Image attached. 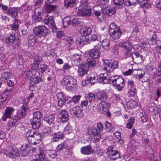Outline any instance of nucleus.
<instances>
[{
    "label": "nucleus",
    "instance_id": "37998d69",
    "mask_svg": "<svg viewBox=\"0 0 161 161\" xmlns=\"http://www.w3.org/2000/svg\"><path fill=\"white\" fill-rule=\"evenodd\" d=\"M46 153L53 158H55L57 156V153L56 151L54 150H47L46 151Z\"/></svg>",
    "mask_w": 161,
    "mask_h": 161
},
{
    "label": "nucleus",
    "instance_id": "a211bd4d",
    "mask_svg": "<svg viewBox=\"0 0 161 161\" xmlns=\"http://www.w3.org/2000/svg\"><path fill=\"white\" fill-rule=\"evenodd\" d=\"M88 54L93 58L97 59L99 57L100 53L99 50L94 47L88 52Z\"/></svg>",
    "mask_w": 161,
    "mask_h": 161
},
{
    "label": "nucleus",
    "instance_id": "603ef678",
    "mask_svg": "<svg viewBox=\"0 0 161 161\" xmlns=\"http://www.w3.org/2000/svg\"><path fill=\"white\" fill-rule=\"evenodd\" d=\"M7 96L5 94L0 95V105L2 104L7 99Z\"/></svg>",
    "mask_w": 161,
    "mask_h": 161
},
{
    "label": "nucleus",
    "instance_id": "4be33fe9",
    "mask_svg": "<svg viewBox=\"0 0 161 161\" xmlns=\"http://www.w3.org/2000/svg\"><path fill=\"white\" fill-rule=\"evenodd\" d=\"M91 132L94 136V141L95 142H98L101 139V132H98L96 128L92 129Z\"/></svg>",
    "mask_w": 161,
    "mask_h": 161
},
{
    "label": "nucleus",
    "instance_id": "bb28decb",
    "mask_svg": "<svg viewBox=\"0 0 161 161\" xmlns=\"http://www.w3.org/2000/svg\"><path fill=\"white\" fill-rule=\"evenodd\" d=\"M18 10L14 8H9L7 12V14L13 18H16L17 16Z\"/></svg>",
    "mask_w": 161,
    "mask_h": 161
},
{
    "label": "nucleus",
    "instance_id": "b1692460",
    "mask_svg": "<svg viewBox=\"0 0 161 161\" xmlns=\"http://www.w3.org/2000/svg\"><path fill=\"white\" fill-rule=\"evenodd\" d=\"M99 78L101 80L100 81H102L103 83L108 84L110 83V77L106 73L100 74Z\"/></svg>",
    "mask_w": 161,
    "mask_h": 161
},
{
    "label": "nucleus",
    "instance_id": "72a5a7b5",
    "mask_svg": "<svg viewBox=\"0 0 161 161\" xmlns=\"http://www.w3.org/2000/svg\"><path fill=\"white\" fill-rule=\"evenodd\" d=\"M12 75V74L10 72H5L2 74L0 79L2 81L5 82L9 79Z\"/></svg>",
    "mask_w": 161,
    "mask_h": 161
},
{
    "label": "nucleus",
    "instance_id": "f704fd0d",
    "mask_svg": "<svg viewBox=\"0 0 161 161\" xmlns=\"http://www.w3.org/2000/svg\"><path fill=\"white\" fill-rule=\"evenodd\" d=\"M55 119V116L54 114H51L47 116L44 117V120L49 124H53L54 123Z\"/></svg>",
    "mask_w": 161,
    "mask_h": 161
},
{
    "label": "nucleus",
    "instance_id": "09e8293b",
    "mask_svg": "<svg viewBox=\"0 0 161 161\" xmlns=\"http://www.w3.org/2000/svg\"><path fill=\"white\" fill-rule=\"evenodd\" d=\"M43 10L42 8L38 7L36 8L35 10L34 14L35 15L40 16H43Z\"/></svg>",
    "mask_w": 161,
    "mask_h": 161
},
{
    "label": "nucleus",
    "instance_id": "6e6552de",
    "mask_svg": "<svg viewBox=\"0 0 161 161\" xmlns=\"http://www.w3.org/2000/svg\"><path fill=\"white\" fill-rule=\"evenodd\" d=\"M5 154L11 158H15L19 155V153L17 148H14L12 147H7L4 152Z\"/></svg>",
    "mask_w": 161,
    "mask_h": 161
},
{
    "label": "nucleus",
    "instance_id": "052dcab7",
    "mask_svg": "<svg viewBox=\"0 0 161 161\" xmlns=\"http://www.w3.org/2000/svg\"><path fill=\"white\" fill-rule=\"evenodd\" d=\"M72 128L69 125H67L64 129V132L65 134H68L72 132Z\"/></svg>",
    "mask_w": 161,
    "mask_h": 161
},
{
    "label": "nucleus",
    "instance_id": "39448f33",
    "mask_svg": "<svg viewBox=\"0 0 161 161\" xmlns=\"http://www.w3.org/2000/svg\"><path fill=\"white\" fill-rule=\"evenodd\" d=\"M28 110V109L26 107V105H23L20 112H19L16 115H14V116L10 119V122L13 125H14L17 121L25 117Z\"/></svg>",
    "mask_w": 161,
    "mask_h": 161
},
{
    "label": "nucleus",
    "instance_id": "13d9d810",
    "mask_svg": "<svg viewBox=\"0 0 161 161\" xmlns=\"http://www.w3.org/2000/svg\"><path fill=\"white\" fill-rule=\"evenodd\" d=\"M157 109V108L155 104L153 103H151L149 106V110L151 112H154V113H155V111Z\"/></svg>",
    "mask_w": 161,
    "mask_h": 161
},
{
    "label": "nucleus",
    "instance_id": "680f3d73",
    "mask_svg": "<svg viewBox=\"0 0 161 161\" xmlns=\"http://www.w3.org/2000/svg\"><path fill=\"white\" fill-rule=\"evenodd\" d=\"M51 131L50 128L48 127L45 128L43 131V134L45 136L47 135H51Z\"/></svg>",
    "mask_w": 161,
    "mask_h": 161
},
{
    "label": "nucleus",
    "instance_id": "6e6d98bb",
    "mask_svg": "<svg viewBox=\"0 0 161 161\" xmlns=\"http://www.w3.org/2000/svg\"><path fill=\"white\" fill-rule=\"evenodd\" d=\"M67 146V144L65 142H63L61 144L58 145L57 147V151H59L64 148H66Z\"/></svg>",
    "mask_w": 161,
    "mask_h": 161
},
{
    "label": "nucleus",
    "instance_id": "393cba45",
    "mask_svg": "<svg viewBox=\"0 0 161 161\" xmlns=\"http://www.w3.org/2000/svg\"><path fill=\"white\" fill-rule=\"evenodd\" d=\"M80 151L81 153L84 154L89 155L93 153L92 147L90 145L82 147Z\"/></svg>",
    "mask_w": 161,
    "mask_h": 161
},
{
    "label": "nucleus",
    "instance_id": "7c9ffc66",
    "mask_svg": "<svg viewBox=\"0 0 161 161\" xmlns=\"http://www.w3.org/2000/svg\"><path fill=\"white\" fill-rule=\"evenodd\" d=\"M60 117L63 122L67 121L68 119V112L64 110H61L59 113Z\"/></svg>",
    "mask_w": 161,
    "mask_h": 161
},
{
    "label": "nucleus",
    "instance_id": "864d4df0",
    "mask_svg": "<svg viewBox=\"0 0 161 161\" xmlns=\"http://www.w3.org/2000/svg\"><path fill=\"white\" fill-rule=\"evenodd\" d=\"M128 93L131 96H135L136 93V88L134 87L129 88Z\"/></svg>",
    "mask_w": 161,
    "mask_h": 161
},
{
    "label": "nucleus",
    "instance_id": "c03bdc74",
    "mask_svg": "<svg viewBox=\"0 0 161 161\" xmlns=\"http://www.w3.org/2000/svg\"><path fill=\"white\" fill-rule=\"evenodd\" d=\"M93 13L96 16L97 15L100 14L101 13L102 10V8L100 6L97 5L94 6L93 8Z\"/></svg>",
    "mask_w": 161,
    "mask_h": 161
},
{
    "label": "nucleus",
    "instance_id": "e2e57ef3",
    "mask_svg": "<svg viewBox=\"0 0 161 161\" xmlns=\"http://www.w3.org/2000/svg\"><path fill=\"white\" fill-rule=\"evenodd\" d=\"M126 105L128 107L131 108H135L137 106L135 102L134 101L130 102L128 103Z\"/></svg>",
    "mask_w": 161,
    "mask_h": 161
},
{
    "label": "nucleus",
    "instance_id": "dca6fc26",
    "mask_svg": "<svg viewBox=\"0 0 161 161\" xmlns=\"http://www.w3.org/2000/svg\"><path fill=\"white\" fill-rule=\"evenodd\" d=\"M98 78V77L95 73L91 72L88 75L86 80L88 82L94 84L97 82Z\"/></svg>",
    "mask_w": 161,
    "mask_h": 161
},
{
    "label": "nucleus",
    "instance_id": "c85d7f7f",
    "mask_svg": "<svg viewBox=\"0 0 161 161\" xmlns=\"http://www.w3.org/2000/svg\"><path fill=\"white\" fill-rule=\"evenodd\" d=\"M97 100L102 102L106 100L108 97V94L106 92H100L97 94Z\"/></svg>",
    "mask_w": 161,
    "mask_h": 161
},
{
    "label": "nucleus",
    "instance_id": "a18cd8bd",
    "mask_svg": "<svg viewBox=\"0 0 161 161\" xmlns=\"http://www.w3.org/2000/svg\"><path fill=\"white\" fill-rule=\"evenodd\" d=\"M95 152L98 156H101L103 154V151L99 145H97L96 147Z\"/></svg>",
    "mask_w": 161,
    "mask_h": 161
},
{
    "label": "nucleus",
    "instance_id": "7ed1b4c3",
    "mask_svg": "<svg viewBox=\"0 0 161 161\" xmlns=\"http://www.w3.org/2000/svg\"><path fill=\"white\" fill-rule=\"evenodd\" d=\"M109 31L110 36L114 39H119L121 35V32L119 27L114 22L110 24Z\"/></svg>",
    "mask_w": 161,
    "mask_h": 161
},
{
    "label": "nucleus",
    "instance_id": "f03ea898",
    "mask_svg": "<svg viewBox=\"0 0 161 161\" xmlns=\"http://www.w3.org/2000/svg\"><path fill=\"white\" fill-rule=\"evenodd\" d=\"M26 136L28 142L31 144L36 145L40 143L41 141L40 134L34 129L29 130Z\"/></svg>",
    "mask_w": 161,
    "mask_h": 161
},
{
    "label": "nucleus",
    "instance_id": "338daca9",
    "mask_svg": "<svg viewBox=\"0 0 161 161\" xmlns=\"http://www.w3.org/2000/svg\"><path fill=\"white\" fill-rule=\"evenodd\" d=\"M97 127L98 132H101L103 129V125L101 122H99L97 123Z\"/></svg>",
    "mask_w": 161,
    "mask_h": 161
},
{
    "label": "nucleus",
    "instance_id": "0e129e2a",
    "mask_svg": "<svg viewBox=\"0 0 161 161\" xmlns=\"http://www.w3.org/2000/svg\"><path fill=\"white\" fill-rule=\"evenodd\" d=\"M81 97V96L80 95H75L73 97L72 99L73 102L74 103H77L78 102Z\"/></svg>",
    "mask_w": 161,
    "mask_h": 161
},
{
    "label": "nucleus",
    "instance_id": "de8ad7c7",
    "mask_svg": "<svg viewBox=\"0 0 161 161\" xmlns=\"http://www.w3.org/2000/svg\"><path fill=\"white\" fill-rule=\"evenodd\" d=\"M33 117L32 119L38 120L40 119L42 117V113L39 111H37L34 112L33 113Z\"/></svg>",
    "mask_w": 161,
    "mask_h": 161
},
{
    "label": "nucleus",
    "instance_id": "ddd939ff",
    "mask_svg": "<svg viewBox=\"0 0 161 161\" xmlns=\"http://www.w3.org/2000/svg\"><path fill=\"white\" fill-rule=\"evenodd\" d=\"M131 57L133 61L136 63H142L144 60L143 56L137 52L132 53Z\"/></svg>",
    "mask_w": 161,
    "mask_h": 161
},
{
    "label": "nucleus",
    "instance_id": "c756f323",
    "mask_svg": "<svg viewBox=\"0 0 161 161\" xmlns=\"http://www.w3.org/2000/svg\"><path fill=\"white\" fill-rule=\"evenodd\" d=\"M137 3H139L142 8H148L151 7V5L148 3V0H138Z\"/></svg>",
    "mask_w": 161,
    "mask_h": 161
},
{
    "label": "nucleus",
    "instance_id": "a878e982",
    "mask_svg": "<svg viewBox=\"0 0 161 161\" xmlns=\"http://www.w3.org/2000/svg\"><path fill=\"white\" fill-rule=\"evenodd\" d=\"M87 67L85 65H79L78 69V75L80 76H83L87 73Z\"/></svg>",
    "mask_w": 161,
    "mask_h": 161
},
{
    "label": "nucleus",
    "instance_id": "4d7b16f0",
    "mask_svg": "<svg viewBox=\"0 0 161 161\" xmlns=\"http://www.w3.org/2000/svg\"><path fill=\"white\" fill-rule=\"evenodd\" d=\"M48 67L47 65L44 64H41L40 65V71L42 73H43L48 69Z\"/></svg>",
    "mask_w": 161,
    "mask_h": 161
},
{
    "label": "nucleus",
    "instance_id": "e433bc0d",
    "mask_svg": "<svg viewBox=\"0 0 161 161\" xmlns=\"http://www.w3.org/2000/svg\"><path fill=\"white\" fill-rule=\"evenodd\" d=\"M80 56L77 54H75L72 58V60L74 62L75 65H77L80 64Z\"/></svg>",
    "mask_w": 161,
    "mask_h": 161
},
{
    "label": "nucleus",
    "instance_id": "f8f14e48",
    "mask_svg": "<svg viewBox=\"0 0 161 161\" xmlns=\"http://www.w3.org/2000/svg\"><path fill=\"white\" fill-rule=\"evenodd\" d=\"M80 32L83 36L80 37V40H89L88 36L91 32V29L89 27H82L80 30Z\"/></svg>",
    "mask_w": 161,
    "mask_h": 161
},
{
    "label": "nucleus",
    "instance_id": "0eeeda50",
    "mask_svg": "<svg viewBox=\"0 0 161 161\" xmlns=\"http://www.w3.org/2000/svg\"><path fill=\"white\" fill-rule=\"evenodd\" d=\"M76 12L78 15L81 16H89L91 14V9L90 7L86 5H80L76 9Z\"/></svg>",
    "mask_w": 161,
    "mask_h": 161
},
{
    "label": "nucleus",
    "instance_id": "cd10ccee",
    "mask_svg": "<svg viewBox=\"0 0 161 161\" xmlns=\"http://www.w3.org/2000/svg\"><path fill=\"white\" fill-rule=\"evenodd\" d=\"M31 123L33 129H38L41 125V119L37 120L31 119Z\"/></svg>",
    "mask_w": 161,
    "mask_h": 161
},
{
    "label": "nucleus",
    "instance_id": "2f4dec72",
    "mask_svg": "<svg viewBox=\"0 0 161 161\" xmlns=\"http://www.w3.org/2000/svg\"><path fill=\"white\" fill-rule=\"evenodd\" d=\"M146 152L148 157L152 159L154 158V152L150 145H148L147 146L145 149Z\"/></svg>",
    "mask_w": 161,
    "mask_h": 161
},
{
    "label": "nucleus",
    "instance_id": "5701e85b",
    "mask_svg": "<svg viewBox=\"0 0 161 161\" xmlns=\"http://www.w3.org/2000/svg\"><path fill=\"white\" fill-rule=\"evenodd\" d=\"M45 8L46 13L47 14H49L56 11L58 8V7L55 5L46 4L45 6Z\"/></svg>",
    "mask_w": 161,
    "mask_h": 161
},
{
    "label": "nucleus",
    "instance_id": "423d86ee",
    "mask_svg": "<svg viewBox=\"0 0 161 161\" xmlns=\"http://www.w3.org/2000/svg\"><path fill=\"white\" fill-rule=\"evenodd\" d=\"M77 81L73 77L69 76H64L63 79L61 80L60 84L63 86L69 85L70 88L76 87Z\"/></svg>",
    "mask_w": 161,
    "mask_h": 161
},
{
    "label": "nucleus",
    "instance_id": "2eb2a0df",
    "mask_svg": "<svg viewBox=\"0 0 161 161\" xmlns=\"http://www.w3.org/2000/svg\"><path fill=\"white\" fill-rule=\"evenodd\" d=\"M116 81L114 82V85L116 87L119 91H121L124 86V83L123 79L121 77H117Z\"/></svg>",
    "mask_w": 161,
    "mask_h": 161
},
{
    "label": "nucleus",
    "instance_id": "9b49d317",
    "mask_svg": "<svg viewBox=\"0 0 161 161\" xmlns=\"http://www.w3.org/2000/svg\"><path fill=\"white\" fill-rule=\"evenodd\" d=\"M15 113V109L9 106L7 107L5 110L4 115L1 118L2 120L5 121L7 118L11 119L13 116H14L13 115Z\"/></svg>",
    "mask_w": 161,
    "mask_h": 161
},
{
    "label": "nucleus",
    "instance_id": "bf43d9fd",
    "mask_svg": "<svg viewBox=\"0 0 161 161\" xmlns=\"http://www.w3.org/2000/svg\"><path fill=\"white\" fill-rule=\"evenodd\" d=\"M57 96L58 100L67 99L65 95L62 92H58L57 93Z\"/></svg>",
    "mask_w": 161,
    "mask_h": 161
},
{
    "label": "nucleus",
    "instance_id": "8fccbe9b",
    "mask_svg": "<svg viewBox=\"0 0 161 161\" xmlns=\"http://www.w3.org/2000/svg\"><path fill=\"white\" fill-rule=\"evenodd\" d=\"M42 17L39 15L37 16L33 14L32 15V21L35 23L40 21L42 20Z\"/></svg>",
    "mask_w": 161,
    "mask_h": 161
},
{
    "label": "nucleus",
    "instance_id": "c9c22d12",
    "mask_svg": "<svg viewBox=\"0 0 161 161\" xmlns=\"http://www.w3.org/2000/svg\"><path fill=\"white\" fill-rule=\"evenodd\" d=\"M71 19H73L71 16H67L65 17L63 19V24L64 27H68L71 24Z\"/></svg>",
    "mask_w": 161,
    "mask_h": 161
},
{
    "label": "nucleus",
    "instance_id": "3c124183",
    "mask_svg": "<svg viewBox=\"0 0 161 161\" xmlns=\"http://www.w3.org/2000/svg\"><path fill=\"white\" fill-rule=\"evenodd\" d=\"M116 11L115 8H108L107 9L106 13L108 15H112L115 13Z\"/></svg>",
    "mask_w": 161,
    "mask_h": 161
},
{
    "label": "nucleus",
    "instance_id": "4c0bfd02",
    "mask_svg": "<svg viewBox=\"0 0 161 161\" xmlns=\"http://www.w3.org/2000/svg\"><path fill=\"white\" fill-rule=\"evenodd\" d=\"M63 138V135L62 133L58 132L55 133L53 138V141L54 142H57L58 141L59 139H61Z\"/></svg>",
    "mask_w": 161,
    "mask_h": 161
},
{
    "label": "nucleus",
    "instance_id": "20e7f679",
    "mask_svg": "<svg viewBox=\"0 0 161 161\" xmlns=\"http://www.w3.org/2000/svg\"><path fill=\"white\" fill-rule=\"evenodd\" d=\"M118 66V62L114 59L106 60L104 63L103 70L106 72L110 73L117 68Z\"/></svg>",
    "mask_w": 161,
    "mask_h": 161
},
{
    "label": "nucleus",
    "instance_id": "1a4fd4ad",
    "mask_svg": "<svg viewBox=\"0 0 161 161\" xmlns=\"http://www.w3.org/2000/svg\"><path fill=\"white\" fill-rule=\"evenodd\" d=\"M107 154L108 157L111 160H114L120 157V154L117 150L113 149L112 146H109L107 149Z\"/></svg>",
    "mask_w": 161,
    "mask_h": 161
},
{
    "label": "nucleus",
    "instance_id": "79ce46f5",
    "mask_svg": "<svg viewBox=\"0 0 161 161\" xmlns=\"http://www.w3.org/2000/svg\"><path fill=\"white\" fill-rule=\"evenodd\" d=\"M39 153L37 155V157H38V158L40 159L41 161H43L45 156L43 150V148L42 147L39 148Z\"/></svg>",
    "mask_w": 161,
    "mask_h": 161
},
{
    "label": "nucleus",
    "instance_id": "49530a36",
    "mask_svg": "<svg viewBox=\"0 0 161 161\" xmlns=\"http://www.w3.org/2000/svg\"><path fill=\"white\" fill-rule=\"evenodd\" d=\"M11 30L13 31H16L18 30L19 25L18 23V20L15 19L12 25Z\"/></svg>",
    "mask_w": 161,
    "mask_h": 161
},
{
    "label": "nucleus",
    "instance_id": "ea45409f",
    "mask_svg": "<svg viewBox=\"0 0 161 161\" xmlns=\"http://www.w3.org/2000/svg\"><path fill=\"white\" fill-rule=\"evenodd\" d=\"M115 7L120 8L122 7L124 0H113Z\"/></svg>",
    "mask_w": 161,
    "mask_h": 161
},
{
    "label": "nucleus",
    "instance_id": "4468645a",
    "mask_svg": "<svg viewBox=\"0 0 161 161\" xmlns=\"http://www.w3.org/2000/svg\"><path fill=\"white\" fill-rule=\"evenodd\" d=\"M43 21L45 24L51 26L53 30L54 29L56 30V25L52 16L46 15Z\"/></svg>",
    "mask_w": 161,
    "mask_h": 161
},
{
    "label": "nucleus",
    "instance_id": "a19ab883",
    "mask_svg": "<svg viewBox=\"0 0 161 161\" xmlns=\"http://www.w3.org/2000/svg\"><path fill=\"white\" fill-rule=\"evenodd\" d=\"M86 99L90 103H91L94 100L95 96L94 94L90 93L85 97Z\"/></svg>",
    "mask_w": 161,
    "mask_h": 161
},
{
    "label": "nucleus",
    "instance_id": "f257e3e1",
    "mask_svg": "<svg viewBox=\"0 0 161 161\" xmlns=\"http://www.w3.org/2000/svg\"><path fill=\"white\" fill-rule=\"evenodd\" d=\"M39 64L34 62L31 64V69L33 70L32 71H29V74L30 77L29 81V88L31 91L34 90V87L36 83H38L42 81V78L39 76H36L35 73L36 70L39 67Z\"/></svg>",
    "mask_w": 161,
    "mask_h": 161
},
{
    "label": "nucleus",
    "instance_id": "473e14b6",
    "mask_svg": "<svg viewBox=\"0 0 161 161\" xmlns=\"http://www.w3.org/2000/svg\"><path fill=\"white\" fill-rule=\"evenodd\" d=\"M75 0H65L64 5L65 8H67L74 7L75 5Z\"/></svg>",
    "mask_w": 161,
    "mask_h": 161
},
{
    "label": "nucleus",
    "instance_id": "5fc2aeb1",
    "mask_svg": "<svg viewBox=\"0 0 161 161\" xmlns=\"http://www.w3.org/2000/svg\"><path fill=\"white\" fill-rule=\"evenodd\" d=\"M102 46L105 49H108L110 47L109 42L108 41H103Z\"/></svg>",
    "mask_w": 161,
    "mask_h": 161
},
{
    "label": "nucleus",
    "instance_id": "412c9836",
    "mask_svg": "<svg viewBox=\"0 0 161 161\" xmlns=\"http://www.w3.org/2000/svg\"><path fill=\"white\" fill-rule=\"evenodd\" d=\"M119 45L126 50H131L132 47V44L129 41H122L119 44Z\"/></svg>",
    "mask_w": 161,
    "mask_h": 161
},
{
    "label": "nucleus",
    "instance_id": "774afa93",
    "mask_svg": "<svg viewBox=\"0 0 161 161\" xmlns=\"http://www.w3.org/2000/svg\"><path fill=\"white\" fill-rule=\"evenodd\" d=\"M42 61V58L40 57L37 56H35L34 57V62L38 63L39 64Z\"/></svg>",
    "mask_w": 161,
    "mask_h": 161
},
{
    "label": "nucleus",
    "instance_id": "69168bd1",
    "mask_svg": "<svg viewBox=\"0 0 161 161\" xmlns=\"http://www.w3.org/2000/svg\"><path fill=\"white\" fill-rule=\"evenodd\" d=\"M89 39H90V40H100L101 38L100 37L99 35L97 36L96 34H93L92 35L91 39H89Z\"/></svg>",
    "mask_w": 161,
    "mask_h": 161
},
{
    "label": "nucleus",
    "instance_id": "58836bf2",
    "mask_svg": "<svg viewBox=\"0 0 161 161\" xmlns=\"http://www.w3.org/2000/svg\"><path fill=\"white\" fill-rule=\"evenodd\" d=\"M86 62V64L88 65V67H94L96 65V61L89 58L87 59Z\"/></svg>",
    "mask_w": 161,
    "mask_h": 161
},
{
    "label": "nucleus",
    "instance_id": "f3484780",
    "mask_svg": "<svg viewBox=\"0 0 161 161\" xmlns=\"http://www.w3.org/2000/svg\"><path fill=\"white\" fill-rule=\"evenodd\" d=\"M110 104L109 103H107L105 101L99 103V108L100 112L103 114L107 112L108 108L110 106Z\"/></svg>",
    "mask_w": 161,
    "mask_h": 161
},
{
    "label": "nucleus",
    "instance_id": "aec40b11",
    "mask_svg": "<svg viewBox=\"0 0 161 161\" xmlns=\"http://www.w3.org/2000/svg\"><path fill=\"white\" fill-rule=\"evenodd\" d=\"M20 153L22 156H25L28 154L30 152V148L26 144H23L20 148Z\"/></svg>",
    "mask_w": 161,
    "mask_h": 161
},
{
    "label": "nucleus",
    "instance_id": "6ab92c4d",
    "mask_svg": "<svg viewBox=\"0 0 161 161\" xmlns=\"http://www.w3.org/2000/svg\"><path fill=\"white\" fill-rule=\"evenodd\" d=\"M72 111V113L77 117H82L83 116V111L79 106L73 107Z\"/></svg>",
    "mask_w": 161,
    "mask_h": 161
},
{
    "label": "nucleus",
    "instance_id": "9d476101",
    "mask_svg": "<svg viewBox=\"0 0 161 161\" xmlns=\"http://www.w3.org/2000/svg\"><path fill=\"white\" fill-rule=\"evenodd\" d=\"M34 31L36 35L40 37L45 36L49 33L48 29L44 25L36 27Z\"/></svg>",
    "mask_w": 161,
    "mask_h": 161
}]
</instances>
